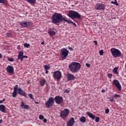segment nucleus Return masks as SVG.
<instances>
[{
	"label": "nucleus",
	"mask_w": 126,
	"mask_h": 126,
	"mask_svg": "<svg viewBox=\"0 0 126 126\" xmlns=\"http://www.w3.org/2000/svg\"><path fill=\"white\" fill-rule=\"evenodd\" d=\"M64 17H63V15L59 13H55L52 16V23L54 24H59L63 21Z\"/></svg>",
	"instance_id": "1"
},
{
	"label": "nucleus",
	"mask_w": 126,
	"mask_h": 126,
	"mask_svg": "<svg viewBox=\"0 0 126 126\" xmlns=\"http://www.w3.org/2000/svg\"><path fill=\"white\" fill-rule=\"evenodd\" d=\"M17 89L18 91V94H19V95L26 97V93L25 92V91L22 90L21 88H18V85H16L14 87V91L12 94V97H13V98H15V97L17 96Z\"/></svg>",
	"instance_id": "2"
},
{
	"label": "nucleus",
	"mask_w": 126,
	"mask_h": 126,
	"mask_svg": "<svg viewBox=\"0 0 126 126\" xmlns=\"http://www.w3.org/2000/svg\"><path fill=\"white\" fill-rule=\"evenodd\" d=\"M81 67V65L80 63L77 62H72L69 65V69L71 72L75 73L79 71Z\"/></svg>",
	"instance_id": "3"
},
{
	"label": "nucleus",
	"mask_w": 126,
	"mask_h": 126,
	"mask_svg": "<svg viewBox=\"0 0 126 126\" xmlns=\"http://www.w3.org/2000/svg\"><path fill=\"white\" fill-rule=\"evenodd\" d=\"M67 15L73 20H74V19L76 18L77 19H80L81 18V15L78 12L73 10H70L68 13H67Z\"/></svg>",
	"instance_id": "4"
},
{
	"label": "nucleus",
	"mask_w": 126,
	"mask_h": 126,
	"mask_svg": "<svg viewBox=\"0 0 126 126\" xmlns=\"http://www.w3.org/2000/svg\"><path fill=\"white\" fill-rule=\"evenodd\" d=\"M110 52L114 58H120V57H122V52L120 50L113 48L110 49Z\"/></svg>",
	"instance_id": "5"
},
{
	"label": "nucleus",
	"mask_w": 126,
	"mask_h": 126,
	"mask_svg": "<svg viewBox=\"0 0 126 126\" xmlns=\"http://www.w3.org/2000/svg\"><path fill=\"white\" fill-rule=\"evenodd\" d=\"M55 103V98L54 97H50L48 101L45 102V105L47 109H50L51 107L54 106Z\"/></svg>",
	"instance_id": "6"
},
{
	"label": "nucleus",
	"mask_w": 126,
	"mask_h": 126,
	"mask_svg": "<svg viewBox=\"0 0 126 126\" xmlns=\"http://www.w3.org/2000/svg\"><path fill=\"white\" fill-rule=\"evenodd\" d=\"M21 26L25 27V28H33V23L31 22H25V21H22L20 22Z\"/></svg>",
	"instance_id": "7"
},
{
	"label": "nucleus",
	"mask_w": 126,
	"mask_h": 126,
	"mask_svg": "<svg viewBox=\"0 0 126 126\" xmlns=\"http://www.w3.org/2000/svg\"><path fill=\"white\" fill-rule=\"evenodd\" d=\"M69 110L68 109H65L63 110L60 113V117L62 118V119H64V118H66L68 115H69Z\"/></svg>",
	"instance_id": "8"
},
{
	"label": "nucleus",
	"mask_w": 126,
	"mask_h": 126,
	"mask_svg": "<svg viewBox=\"0 0 126 126\" xmlns=\"http://www.w3.org/2000/svg\"><path fill=\"white\" fill-rule=\"evenodd\" d=\"M61 52H62L61 55V58H62L63 60H65L66 59V57L68 56V53H69L68 50L63 48V49H62Z\"/></svg>",
	"instance_id": "9"
},
{
	"label": "nucleus",
	"mask_w": 126,
	"mask_h": 126,
	"mask_svg": "<svg viewBox=\"0 0 126 126\" xmlns=\"http://www.w3.org/2000/svg\"><path fill=\"white\" fill-rule=\"evenodd\" d=\"M53 76L55 80L59 81L62 77V72L60 71H55L54 72Z\"/></svg>",
	"instance_id": "10"
},
{
	"label": "nucleus",
	"mask_w": 126,
	"mask_h": 126,
	"mask_svg": "<svg viewBox=\"0 0 126 126\" xmlns=\"http://www.w3.org/2000/svg\"><path fill=\"white\" fill-rule=\"evenodd\" d=\"M54 101L58 105H61L63 102V98L59 95L56 96L54 98Z\"/></svg>",
	"instance_id": "11"
},
{
	"label": "nucleus",
	"mask_w": 126,
	"mask_h": 126,
	"mask_svg": "<svg viewBox=\"0 0 126 126\" xmlns=\"http://www.w3.org/2000/svg\"><path fill=\"white\" fill-rule=\"evenodd\" d=\"M6 70L7 72L10 73V74H13L14 73V68L12 65H8L6 67Z\"/></svg>",
	"instance_id": "12"
},
{
	"label": "nucleus",
	"mask_w": 126,
	"mask_h": 126,
	"mask_svg": "<svg viewBox=\"0 0 126 126\" xmlns=\"http://www.w3.org/2000/svg\"><path fill=\"white\" fill-rule=\"evenodd\" d=\"M105 8H106V6L104 4L98 3L95 6V9H97V10H102V9H105Z\"/></svg>",
	"instance_id": "13"
},
{
	"label": "nucleus",
	"mask_w": 126,
	"mask_h": 126,
	"mask_svg": "<svg viewBox=\"0 0 126 126\" xmlns=\"http://www.w3.org/2000/svg\"><path fill=\"white\" fill-rule=\"evenodd\" d=\"M67 81H72L75 79V77L72 74L67 73L66 75Z\"/></svg>",
	"instance_id": "14"
},
{
	"label": "nucleus",
	"mask_w": 126,
	"mask_h": 126,
	"mask_svg": "<svg viewBox=\"0 0 126 126\" xmlns=\"http://www.w3.org/2000/svg\"><path fill=\"white\" fill-rule=\"evenodd\" d=\"M75 123V121H74V118L73 117H71L69 121L67 122L66 126H73Z\"/></svg>",
	"instance_id": "15"
},
{
	"label": "nucleus",
	"mask_w": 126,
	"mask_h": 126,
	"mask_svg": "<svg viewBox=\"0 0 126 126\" xmlns=\"http://www.w3.org/2000/svg\"><path fill=\"white\" fill-rule=\"evenodd\" d=\"M113 83L115 86L118 88L119 90H122V86H121V84H120V82L117 80H114Z\"/></svg>",
	"instance_id": "16"
},
{
	"label": "nucleus",
	"mask_w": 126,
	"mask_h": 126,
	"mask_svg": "<svg viewBox=\"0 0 126 126\" xmlns=\"http://www.w3.org/2000/svg\"><path fill=\"white\" fill-rule=\"evenodd\" d=\"M21 105H20V107L21 108H22L23 109H24V110H28V109H29V106H28V105L27 104H25L24 103V102L22 101L21 102Z\"/></svg>",
	"instance_id": "17"
},
{
	"label": "nucleus",
	"mask_w": 126,
	"mask_h": 126,
	"mask_svg": "<svg viewBox=\"0 0 126 126\" xmlns=\"http://www.w3.org/2000/svg\"><path fill=\"white\" fill-rule=\"evenodd\" d=\"M0 111L2 112V113H6L5 110V106L3 104L0 105Z\"/></svg>",
	"instance_id": "18"
},
{
	"label": "nucleus",
	"mask_w": 126,
	"mask_h": 126,
	"mask_svg": "<svg viewBox=\"0 0 126 126\" xmlns=\"http://www.w3.org/2000/svg\"><path fill=\"white\" fill-rule=\"evenodd\" d=\"M47 81L46 79H43L39 81V84L40 86H44L46 83Z\"/></svg>",
	"instance_id": "19"
},
{
	"label": "nucleus",
	"mask_w": 126,
	"mask_h": 126,
	"mask_svg": "<svg viewBox=\"0 0 126 126\" xmlns=\"http://www.w3.org/2000/svg\"><path fill=\"white\" fill-rule=\"evenodd\" d=\"M87 115H88V116H89V118L92 119V120H95V116H94V115H93V114H92L89 112H87Z\"/></svg>",
	"instance_id": "20"
},
{
	"label": "nucleus",
	"mask_w": 126,
	"mask_h": 126,
	"mask_svg": "<svg viewBox=\"0 0 126 126\" xmlns=\"http://www.w3.org/2000/svg\"><path fill=\"white\" fill-rule=\"evenodd\" d=\"M48 33L49 34L50 36H55V35H56V32L52 30L48 31Z\"/></svg>",
	"instance_id": "21"
},
{
	"label": "nucleus",
	"mask_w": 126,
	"mask_h": 126,
	"mask_svg": "<svg viewBox=\"0 0 126 126\" xmlns=\"http://www.w3.org/2000/svg\"><path fill=\"white\" fill-rule=\"evenodd\" d=\"M18 60H20V58L24 55V52L23 51H20L18 52Z\"/></svg>",
	"instance_id": "22"
},
{
	"label": "nucleus",
	"mask_w": 126,
	"mask_h": 126,
	"mask_svg": "<svg viewBox=\"0 0 126 126\" xmlns=\"http://www.w3.org/2000/svg\"><path fill=\"white\" fill-rule=\"evenodd\" d=\"M119 69V67H116L113 68V71L114 74H119L118 70Z\"/></svg>",
	"instance_id": "23"
},
{
	"label": "nucleus",
	"mask_w": 126,
	"mask_h": 126,
	"mask_svg": "<svg viewBox=\"0 0 126 126\" xmlns=\"http://www.w3.org/2000/svg\"><path fill=\"white\" fill-rule=\"evenodd\" d=\"M80 121L81 122V123H85V122H86V118L84 116H82L80 118Z\"/></svg>",
	"instance_id": "24"
},
{
	"label": "nucleus",
	"mask_w": 126,
	"mask_h": 126,
	"mask_svg": "<svg viewBox=\"0 0 126 126\" xmlns=\"http://www.w3.org/2000/svg\"><path fill=\"white\" fill-rule=\"evenodd\" d=\"M27 1L31 4H34L36 2V0H27Z\"/></svg>",
	"instance_id": "25"
},
{
	"label": "nucleus",
	"mask_w": 126,
	"mask_h": 126,
	"mask_svg": "<svg viewBox=\"0 0 126 126\" xmlns=\"http://www.w3.org/2000/svg\"><path fill=\"white\" fill-rule=\"evenodd\" d=\"M63 21H64V22H67V23H68V24H72V21L71 20H67L66 19H65V18H64V19H63Z\"/></svg>",
	"instance_id": "26"
},
{
	"label": "nucleus",
	"mask_w": 126,
	"mask_h": 126,
	"mask_svg": "<svg viewBox=\"0 0 126 126\" xmlns=\"http://www.w3.org/2000/svg\"><path fill=\"white\" fill-rule=\"evenodd\" d=\"M0 3H2V4H7V0H0Z\"/></svg>",
	"instance_id": "27"
},
{
	"label": "nucleus",
	"mask_w": 126,
	"mask_h": 126,
	"mask_svg": "<svg viewBox=\"0 0 126 126\" xmlns=\"http://www.w3.org/2000/svg\"><path fill=\"white\" fill-rule=\"evenodd\" d=\"M111 3H112L113 4H115L117 6H119V3L117 1V0H114V1H111Z\"/></svg>",
	"instance_id": "28"
},
{
	"label": "nucleus",
	"mask_w": 126,
	"mask_h": 126,
	"mask_svg": "<svg viewBox=\"0 0 126 126\" xmlns=\"http://www.w3.org/2000/svg\"><path fill=\"white\" fill-rule=\"evenodd\" d=\"M43 67H44L45 70H48L50 68V65H44Z\"/></svg>",
	"instance_id": "29"
},
{
	"label": "nucleus",
	"mask_w": 126,
	"mask_h": 126,
	"mask_svg": "<svg viewBox=\"0 0 126 126\" xmlns=\"http://www.w3.org/2000/svg\"><path fill=\"white\" fill-rule=\"evenodd\" d=\"M25 58H26V59H27L28 58V56H25V55H23L21 57V58H20V60L21 62H23V59Z\"/></svg>",
	"instance_id": "30"
},
{
	"label": "nucleus",
	"mask_w": 126,
	"mask_h": 126,
	"mask_svg": "<svg viewBox=\"0 0 126 126\" xmlns=\"http://www.w3.org/2000/svg\"><path fill=\"white\" fill-rule=\"evenodd\" d=\"M95 122L96 123H99L100 122V118L99 117H96L95 119Z\"/></svg>",
	"instance_id": "31"
},
{
	"label": "nucleus",
	"mask_w": 126,
	"mask_h": 126,
	"mask_svg": "<svg viewBox=\"0 0 126 126\" xmlns=\"http://www.w3.org/2000/svg\"><path fill=\"white\" fill-rule=\"evenodd\" d=\"M24 46L25 47V48H29V47H30V44L25 43H24Z\"/></svg>",
	"instance_id": "32"
},
{
	"label": "nucleus",
	"mask_w": 126,
	"mask_h": 126,
	"mask_svg": "<svg viewBox=\"0 0 126 126\" xmlns=\"http://www.w3.org/2000/svg\"><path fill=\"white\" fill-rule=\"evenodd\" d=\"M11 36H12L11 33H10V32H7L6 34V37H11Z\"/></svg>",
	"instance_id": "33"
},
{
	"label": "nucleus",
	"mask_w": 126,
	"mask_h": 126,
	"mask_svg": "<svg viewBox=\"0 0 126 126\" xmlns=\"http://www.w3.org/2000/svg\"><path fill=\"white\" fill-rule=\"evenodd\" d=\"M7 60L9 62H14V59L13 58H8Z\"/></svg>",
	"instance_id": "34"
},
{
	"label": "nucleus",
	"mask_w": 126,
	"mask_h": 126,
	"mask_svg": "<svg viewBox=\"0 0 126 126\" xmlns=\"http://www.w3.org/2000/svg\"><path fill=\"white\" fill-rule=\"evenodd\" d=\"M99 54L100 56H103V54H104V52L103 51V50H100Z\"/></svg>",
	"instance_id": "35"
},
{
	"label": "nucleus",
	"mask_w": 126,
	"mask_h": 126,
	"mask_svg": "<svg viewBox=\"0 0 126 126\" xmlns=\"http://www.w3.org/2000/svg\"><path fill=\"white\" fill-rule=\"evenodd\" d=\"M109 113H110V110L109 108L105 109V114H109Z\"/></svg>",
	"instance_id": "36"
},
{
	"label": "nucleus",
	"mask_w": 126,
	"mask_h": 126,
	"mask_svg": "<svg viewBox=\"0 0 126 126\" xmlns=\"http://www.w3.org/2000/svg\"><path fill=\"white\" fill-rule=\"evenodd\" d=\"M107 76L109 78H111L112 77V76H113V74H111V73H108L107 74Z\"/></svg>",
	"instance_id": "37"
},
{
	"label": "nucleus",
	"mask_w": 126,
	"mask_h": 126,
	"mask_svg": "<svg viewBox=\"0 0 126 126\" xmlns=\"http://www.w3.org/2000/svg\"><path fill=\"white\" fill-rule=\"evenodd\" d=\"M115 98H121V95L118 94H116L114 95Z\"/></svg>",
	"instance_id": "38"
},
{
	"label": "nucleus",
	"mask_w": 126,
	"mask_h": 126,
	"mask_svg": "<svg viewBox=\"0 0 126 126\" xmlns=\"http://www.w3.org/2000/svg\"><path fill=\"white\" fill-rule=\"evenodd\" d=\"M39 120H44V116L39 115Z\"/></svg>",
	"instance_id": "39"
},
{
	"label": "nucleus",
	"mask_w": 126,
	"mask_h": 126,
	"mask_svg": "<svg viewBox=\"0 0 126 126\" xmlns=\"http://www.w3.org/2000/svg\"><path fill=\"white\" fill-rule=\"evenodd\" d=\"M29 96L30 97V98H31V99H34V97H33V94H29Z\"/></svg>",
	"instance_id": "40"
},
{
	"label": "nucleus",
	"mask_w": 126,
	"mask_h": 126,
	"mask_svg": "<svg viewBox=\"0 0 126 126\" xmlns=\"http://www.w3.org/2000/svg\"><path fill=\"white\" fill-rule=\"evenodd\" d=\"M5 101V99H3L2 100H0V104H2L3 102H4Z\"/></svg>",
	"instance_id": "41"
},
{
	"label": "nucleus",
	"mask_w": 126,
	"mask_h": 126,
	"mask_svg": "<svg viewBox=\"0 0 126 126\" xmlns=\"http://www.w3.org/2000/svg\"><path fill=\"white\" fill-rule=\"evenodd\" d=\"M64 92V93H69V90L65 89Z\"/></svg>",
	"instance_id": "42"
},
{
	"label": "nucleus",
	"mask_w": 126,
	"mask_h": 126,
	"mask_svg": "<svg viewBox=\"0 0 126 126\" xmlns=\"http://www.w3.org/2000/svg\"><path fill=\"white\" fill-rule=\"evenodd\" d=\"M94 43L95 44V45L96 46H97V45H98V42H97V40H94Z\"/></svg>",
	"instance_id": "43"
},
{
	"label": "nucleus",
	"mask_w": 126,
	"mask_h": 126,
	"mask_svg": "<svg viewBox=\"0 0 126 126\" xmlns=\"http://www.w3.org/2000/svg\"><path fill=\"white\" fill-rule=\"evenodd\" d=\"M68 49L70 50V51H73V48L72 47H70L69 46L68 47Z\"/></svg>",
	"instance_id": "44"
},
{
	"label": "nucleus",
	"mask_w": 126,
	"mask_h": 126,
	"mask_svg": "<svg viewBox=\"0 0 126 126\" xmlns=\"http://www.w3.org/2000/svg\"><path fill=\"white\" fill-rule=\"evenodd\" d=\"M86 65L87 67H90V64H89L88 63H87L86 64Z\"/></svg>",
	"instance_id": "45"
},
{
	"label": "nucleus",
	"mask_w": 126,
	"mask_h": 126,
	"mask_svg": "<svg viewBox=\"0 0 126 126\" xmlns=\"http://www.w3.org/2000/svg\"><path fill=\"white\" fill-rule=\"evenodd\" d=\"M109 101H110V102H112V103H113V102H115V100H114L113 98L110 99Z\"/></svg>",
	"instance_id": "46"
},
{
	"label": "nucleus",
	"mask_w": 126,
	"mask_h": 126,
	"mask_svg": "<svg viewBox=\"0 0 126 126\" xmlns=\"http://www.w3.org/2000/svg\"><path fill=\"white\" fill-rule=\"evenodd\" d=\"M72 24L73 25H74L75 27H76V24H75V23H74L73 22H72Z\"/></svg>",
	"instance_id": "47"
},
{
	"label": "nucleus",
	"mask_w": 126,
	"mask_h": 126,
	"mask_svg": "<svg viewBox=\"0 0 126 126\" xmlns=\"http://www.w3.org/2000/svg\"><path fill=\"white\" fill-rule=\"evenodd\" d=\"M43 122L47 123V119H43Z\"/></svg>",
	"instance_id": "48"
},
{
	"label": "nucleus",
	"mask_w": 126,
	"mask_h": 126,
	"mask_svg": "<svg viewBox=\"0 0 126 126\" xmlns=\"http://www.w3.org/2000/svg\"><path fill=\"white\" fill-rule=\"evenodd\" d=\"M105 91H105V90H104V89H102V90H101L102 93H105Z\"/></svg>",
	"instance_id": "49"
},
{
	"label": "nucleus",
	"mask_w": 126,
	"mask_h": 126,
	"mask_svg": "<svg viewBox=\"0 0 126 126\" xmlns=\"http://www.w3.org/2000/svg\"><path fill=\"white\" fill-rule=\"evenodd\" d=\"M0 59H2V55L0 53Z\"/></svg>",
	"instance_id": "50"
},
{
	"label": "nucleus",
	"mask_w": 126,
	"mask_h": 126,
	"mask_svg": "<svg viewBox=\"0 0 126 126\" xmlns=\"http://www.w3.org/2000/svg\"><path fill=\"white\" fill-rule=\"evenodd\" d=\"M46 70L45 73H46V74L49 73V71H48V70Z\"/></svg>",
	"instance_id": "51"
},
{
	"label": "nucleus",
	"mask_w": 126,
	"mask_h": 126,
	"mask_svg": "<svg viewBox=\"0 0 126 126\" xmlns=\"http://www.w3.org/2000/svg\"><path fill=\"white\" fill-rule=\"evenodd\" d=\"M44 44H45V42L42 41V42H41V45H44Z\"/></svg>",
	"instance_id": "52"
},
{
	"label": "nucleus",
	"mask_w": 126,
	"mask_h": 126,
	"mask_svg": "<svg viewBox=\"0 0 126 126\" xmlns=\"http://www.w3.org/2000/svg\"><path fill=\"white\" fill-rule=\"evenodd\" d=\"M2 123V120H0V124H1Z\"/></svg>",
	"instance_id": "53"
},
{
	"label": "nucleus",
	"mask_w": 126,
	"mask_h": 126,
	"mask_svg": "<svg viewBox=\"0 0 126 126\" xmlns=\"http://www.w3.org/2000/svg\"><path fill=\"white\" fill-rule=\"evenodd\" d=\"M35 104H39V102H35Z\"/></svg>",
	"instance_id": "54"
},
{
	"label": "nucleus",
	"mask_w": 126,
	"mask_h": 126,
	"mask_svg": "<svg viewBox=\"0 0 126 126\" xmlns=\"http://www.w3.org/2000/svg\"><path fill=\"white\" fill-rule=\"evenodd\" d=\"M26 0V1H27V0Z\"/></svg>",
	"instance_id": "55"
},
{
	"label": "nucleus",
	"mask_w": 126,
	"mask_h": 126,
	"mask_svg": "<svg viewBox=\"0 0 126 126\" xmlns=\"http://www.w3.org/2000/svg\"><path fill=\"white\" fill-rule=\"evenodd\" d=\"M28 83L29 84V82H28Z\"/></svg>",
	"instance_id": "56"
}]
</instances>
